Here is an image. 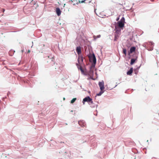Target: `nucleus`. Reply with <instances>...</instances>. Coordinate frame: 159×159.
Here are the masks:
<instances>
[{"instance_id":"f8f14e48","label":"nucleus","mask_w":159,"mask_h":159,"mask_svg":"<svg viewBox=\"0 0 159 159\" xmlns=\"http://www.w3.org/2000/svg\"><path fill=\"white\" fill-rule=\"evenodd\" d=\"M118 26L119 27L121 28L123 27L124 26V23L122 22H120L119 21L118 22Z\"/></svg>"},{"instance_id":"9b49d317","label":"nucleus","mask_w":159,"mask_h":159,"mask_svg":"<svg viewBox=\"0 0 159 159\" xmlns=\"http://www.w3.org/2000/svg\"><path fill=\"white\" fill-rule=\"evenodd\" d=\"M136 48L134 47H132L130 48V52L129 53V54L132 53L133 52H134Z\"/></svg>"},{"instance_id":"39448f33","label":"nucleus","mask_w":159,"mask_h":159,"mask_svg":"<svg viewBox=\"0 0 159 159\" xmlns=\"http://www.w3.org/2000/svg\"><path fill=\"white\" fill-rule=\"evenodd\" d=\"M78 61L79 64H81L82 63L83 61V57L82 56L79 55Z\"/></svg>"},{"instance_id":"a878e982","label":"nucleus","mask_w":159,"mask_h":159,"mask_svg":"<svg viewBox=\"0 0 159 159\" xmlns=\"http://www.w3.org/2000/svg\"><path fill=\"white\" fill-rule=\"evenodd\" d=\"M5 11V10L4 9H3V11Z\"/></svg>"},{"instance_id":"f257e3e1","label":"nucleus","mask_w":159,"mask_h":159,"mask_svg":"<svg viewBox=\"0 0 159 159\" xmlns=\"http://www.w3.org/2000/svg\"><path fill=\"white\" fill-rule=\"evenodd\" d=\"M144 45L147 47V49L148 50L152 51L153 49L154 43L152 42H148L145 43Z\"/></svg>"},{"instance_id":"6e6552de","label":"nucleus","mask_w":159,"mask_h":159,"mask_svg":"<svg viewBox=\"0 0 159 159\" xmlns=\"http://www.w3.org/2000/svg\"><path fill=\"white\" fill-rule=\"evenodd\" d=\"M80 64H79L78 63H76V65L77 66L78 68L79 69H80V71H81L82 73H84V71L83 69H82L81 66L80 65Z\"/></svg>"},{"instance_id":"5701e85b","label":"nucleus","mask_w":159,"mask_h":159,"mask_svg":"<svg viewBox=\"0 0 159 159\" xmlns=\"http://www.w3.org/2000/svg\"><path fill=\"white\" fill-rule=\"evenodd\" d=\"M70 2H71V3H72L73 2V1L72 0H70Z\"/></svg>"},{"instance_id":"6ab92c4d","label":"nucleus","mask_w":159,"mask_h":159,"mask_svg":"<svg viewBox=\"0 0 159 159\" xmlns=\"http://www.w3.org/2000/svg\"><path fill=\"white\" fill-rule=\"evenodd\" d=\"M125 19L124 17H123L120 21L121 22L123 23H124L125 22Z\"/></svg>"},{"instance_id":"bb28decb","label":"nucleus","mask_w":159,"mask_h":159,"mask_svg":"<svg viewBox=\"0 0 159 159\" xmlns=\"http://www.w3.org/2000/svg\"><path fill=\"white\" fill-rule=\"evenodd\" d=\"M91 79H93L92 78V77H91Z\"/></svg>"},{"instance_id":"7ed1b4c3","label":"nucleus","mask_w":159,"mask_h":159,"mask_svg":"<svg viewBox=\"0 0 159 159\" xmlns=\"http://www.w3.org/2000/svg\"><path fill=\"white\" fill-rule=\"evenodd\" d=\"M98 84L101 90V91H103L104 89V82L103 81L102 82H99Z\"/></svg>"},{"instance_id":"393cba45","label":"nucleus","mask_w":159,"mask_h":159,"mask_svg":"<svg viewBox=\"0 0 159 159\" xmlns=\"http://www.w3.org/2000/svg\"><path fill=\"white\" fill-rule=\"evenodd\" d=\"M96 9H95V11H95V13H96V14H97V13H96Z\"/></svg>"},{"instance_id":"9d476101","label":"nucleus","mask_w":159,"mask_h":159,"mask_svg":"<svg viewBox=\"0 0 159 159\" xmlns=\"http://www.w3.org/2000/svg\"><path fill=\"white\" fill-rule=\"evenodd\" d=\"M56 12L58 16H60V15L61 11L59 8L57 7L56 8Z\"/></svg>"},{"instance_id":"ddd939ff","label":"nucleus","mask_w":159,"mask_h":159,"mask_svg":"<svg viewBox=\"0 0 159 159\" xmlns=\"http://www.w3.org/2000/svg\"><path fill=\"white\" fill-rule=\"evenodd\" d=\"M49 61L50 62L51 65L55 64L54 59L53 57H52V58L49 60Z\"/></svg>"},{"instance_id":"2eb2a0df","label":"nucleus","mask_w":159,"mask_h":159,"mask_svg":"<svg viewBox=\"0 0 159 159\" xmlns=\"http://www.w3.org/2000/svg\"><path fill=\"white\" fill-rule=\"evenodd\" d=\"M137 60V58H132L131 60L130 64L132 65L134 62H135Z\"/></svg>"},{"instance_id":"a211bd4d","label":"nucleus","mask_w":159,"mask_h":159,"mask_svg":"<svg viewBox=\"0 0 159 159\" xmlns=\"http://www.w3.org/2000/svg\"><path fill=\"white\" fill-rule=\"evenodd\" d=\"M76 100V98H73L70 102V103H73Z\"/></svg>"},{"instance_id":"1a4fd4ad","label":"nucleus","mask_w":159,"mask_h":159,"mask_svg":"<svg viewBox=\"0 0 159 159\" xmlns=\"http://www.w3.org/2000/svg\"><path fill=\"white\" fill-rule=\"evenodd\" d=\"M79 125L83 127L86 126V124L83 121H80L79 122Z\"/></svg>"},{"instance_id":"4468645a","label":"nucleus","mask_w":159,"mask_h":159,"mask_svg":"<svg viewBox=\"0 0 159 159\" xmlns=\"http://www.w3.org/2000/svg\"><path fill=\"white\" fill-rule=\"evenodd\" d=\"M133 71V68H131L127 73V74L128 75H131Z\"/></svg>"},{"instance_id":"aec40b11","label":"nucleus","mask_w":159,"mask_h":159,"mask_svg":"<svg viewBox=\"0 0 159 159\" xmlns=\"http://www.w3.org/2000/svg\"><path fill=\"white\" fill-rule=\"evenodd\" d=\"M103 93V91L101 90V91L99 92V93L97 94V95L98 96H100Z\"/></svg>"},{"instance_id":"423d86ee","label":"nucleus","mask_w":159,"mask_h":159,"mask_svg":"<svg viewBox=\"0 0 159 159\" xmlns=\"http://www.w3.org/2000/svg\"><path fill=\"white\" fill-rule=\"evenodd\" d=\"M91 58L93 60V64H95L96 62V60L95 56L94 54L90 57V59Z\"/></svg>"},{"instance_id":"dca6fc26","label":"nucleus","mask_w":159,"mask_h":159,"mask_svg":"<svg viewBox=\"0 0 159 159\" xmlns=\"http://www.w3.org/2000/svg\"><path fill=\"white\" fill-rule=\"evenodd\" d=\"M123 53L125 54V56L126 55V50L125 48H123Z\"/></svg>"},{"instance_id":"412c9836","label":"nucleus","mask_w":159,"mask_h":159,"mask_svg":"<svg viewBox=\"0 0 159 159\" xmlns=\"http://www.w3.org/2000/svg\"><path fill=\"white\" fill-rule=\"evenodd\" d=\"M101 36V35H98L97 36V37L98 38H100Z\"/></svg>"},{"instance_id":"20e7f679","label":"nucleus","mask_w":159,"mask_h":159,"mask_svg":"<svg viewBox=\"0 0 159 159\" xmlns=\"http://www.w3.org/2000/svg\"><path fill=\"white\" fill-rule=\"evenodd\" d=\"M120 31L119 30H116L115 34V38L114 39V41H116L118 39L120 35Z\"/></svg>"},{"instance_id":"4be33fe9","label":"nucleus","mask_w":159,"mask_h":159,"mask_svg":"<svg viewBox=\"0 0 159 159\" xmlns=\"http://www.w3.org/2000/svg\"><path fill=\"white\" fill-rule=\"evenodd\" d=\"M30 50H29L28 51V53H30Z\"/></svg>"},{"instance_id":"f03ea898","label":"nucleus","mask_w":159,"mask_h":159,"mask_svg":"<svg viewBox=\"0 0 159 159\" xmlns=\"http://www.w3.org/2000/svg\"><path fill=\"white\" fill-rule=\"evenodd\" d=\"M85 102H87L90 105L93 103L92 99L89 96L83 99L82 102L84 104Z\"/></svg>"},{"instance_id":"f3484780","label":"nucleus","mask_w":159,"mask_h":159,"mask_svg":"<svg viewBox=\"0 0 159 159\" xmlns=\"http://www.w3.org/2000/svg\"><path fill=\"white\" fill-rule=\"evenodd\" d=\"M86 0H78V1L79 3H82L84 2V3H86V2L85 1Z\"/></svg>"},{"instance_id":"b1692460","label":"nucleus","mask_w":159,"mask_h":159,"mask_svg":"<svg viewBox=\"0 0 159 159\" xmlns=\"http://www.w3.org/2000/svg\"><path fill=\"white\" fill-rule=\"evenodd\" d=\"M119 19V18H117V19H116V20H118Z\"/></svg>"},{"instance_id":"0eeeda50","label":"nucleus","mask_w":159,"mask_h":159,"mask_svg":"<svg viewBox=\"0 0 159 159\" xmlns=\"http://www.w3.org/2000/svg\"><path fill=\"white\" fill-rule=\"evenodd\" d=\"M76 51L77 52V53L79 55H80V54L81 53V47L80 46L77 47H76Z\"/></svg>"}]
</instances>
